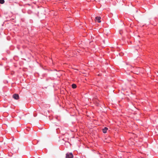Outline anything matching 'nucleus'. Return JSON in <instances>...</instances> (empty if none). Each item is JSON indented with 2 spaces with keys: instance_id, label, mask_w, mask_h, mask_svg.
<instances>
[{
  "instance_id": "obj_5",
  "label": "nucleus",
  "mask_w": 158,
  "mask_h": 158,
  "mask_svg": "<svg viewBox=\"0 0 158 158\" xmlns=\"http://www.w3.org/2000/svg\"><path fill=\"white\" fill-rule=\"evenodd\" d=\"M72 88H73V89H75L76 88L77 86L76 84H73L72 85Z\"/></svg>"
},
{
  "instance_id": "obj_3",
  "label": "nucleus",
  "mask_w": 158,
  "mask_h": 158,
  "mask_svg": "<svg viewBox=\"0 0 158 158\" xmlns=\"http://www.w3.org/2000/svg\"><path fill=\"white\" fill-rule=\"evenodd\" d=\"M101 19V17L99 16H97L95 17V20L97 21L98 23L101 22L100 19Z\"/></svg>"
},
{
  "instance_id": "obj_1",
  "label": "nucleus",
  "mask_w": 158,
  "mask_h": 158,
  "mask_svg": "<svg viewBox=\"0 0 158 158\" xmlns=\"http://www.w3.org/2000/svg\"><path fill=\"white\" fill-rule=\"evenodd\" d=\"M73 154L71 153H67L66 154V158H73Z\"/></svg>"
},
{
  "instance_id": "obj_6",
  "label": "nucleus",
  "mask_w": 158,
  "mask_h": 158,
  "mask_svg": "<svg viewBox=\"0 0 158 158\" xmlns=\"http://www.w3.org/2000/svg\"><path fill=\"white\" fill-rule=\"evenodd\" d=\"M4 0H0V3L1 4H3L4 3Z\"/></svg>"
},
{
  "instance_id": "obj_4",
  "label": "nucleus",
  "mask_w": 158,
  "mask_h": 158,
  "mask_svg": "<svg viewBox=\"0 0 158 158\" xmlns=\"http://www.w3.org/2000/svg\"><path fill=\"white\" fill-rule=\"evenodd\" d=\"M108 129V128L106 127H105L104 129L102 130L103 132L104 133H106V131Z\"/></svg>"
},
{
  "instance_id": "obj_2",
  "label": "nucleus",
  "mask_w": 158,
  "mask_h": 158,
  "mask_svg": "<svg viewBox=\"0 0 158 158\" xmlns=\"http://www.w3.org/2000/svg\"><path fill=\"white\" fill-rule=\"evenodd\" d=\"M13 97L15 99L18 100L19 98V96L18 94H15L13 95Z\"/></svg>"
}]
</instances>
